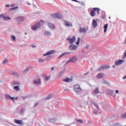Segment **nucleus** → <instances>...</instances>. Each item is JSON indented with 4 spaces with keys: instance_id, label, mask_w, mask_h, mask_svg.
I'll list each match as a JSON object with an SVG mask.
<instances>
[{
    "instance_id": "11",
    "label": "nucleus",
    "mask_w": 126,
    "mask_h": 126,
    "mask_svg": "<svg viewBox=\"0 0 126 126\" xmlns=\"http://www.w3.org/2000/svg\"><path fill=\"white\" fill-rule=\"evenodd\" d=\"M77 49V46L76 45H73L72 44H71L69 46V49L71 50V51H72L73 50H76Z\"/></svg>"
},
{
    "instance_id": "13",
    "label": "nucleus",
    "mask_w": 126,
    "mask_h": 126,
    "mask_svg": "<svg viewBox=\"0 0 126 126\" xmlns=\"http://www.w3.org/2000/svg\"><path fill=\"white\" fill-rule=\"evenodd\" d=\"M93 27L94 28L97 27V22L94 19L93 20Z\"/></svg>"
},
{
    "instance_id": "27",
    "label": "nucleus",
    "mask_w": 126,
    "mask_h": 126,
    "mask_svg": "<svg viewBox=\"0 0 126 126\" xmlns=\"http://www.w3.org/2000/svg\"><path fill=\"white\" fill-rule=\"evenodd\" d=\"M77 123H78L79 124H83V121L80 119H76Z\"/></svg>"
},
{
    "instance_id": "3",
    "label": "nucleus",
    "mask_w": 126,
    "mask_h": 126,
    "mask_svg": "<svg viewBox=\"0 0 126 126\" xmlns=\"http://www.w3.org/2000/svg\"><path fill=\"white\" fill-rule=\"evenodd\" d=\"M40 26H41V24L40 23V22H38L36 24L33 25L32 27V30H33V31H36V30H37L38 28H40Z\"/></svg>"
},
{
    "instance_id": "25",
    "label": "nucleus",
    "mask_w": 126,
    "mask_h": 126,
    "mask_svg": "<svg viewBox=\"0 0 126 126\" xmlns=\"http://www.w3.org/2000/svg\"><path fill=\"white\" fill-rule=\"evenodd\" d=\"M94 93H95V94H98V93H99V89H98V88H96L94 91Z\"/></svg>"
},
{
    "instance_id": "50",
    "label": "nucleus",
    "mask_w": 126,
    "mask_h": 126,
    "mask_svg": "<svg viewBox=\"0 0 126 126\" xmlns=\"http://www.w3.org/2000/svg\"><path fill=\"white\" fill-rule=\"evenodd\" d=\"M94 114H97V113H98V110L96 112H94Z\"/></svg>"
},
{
    "instance_id": "6",
    "label": "nucleus",
    "mask_w": 126,
    "mask_h": 126,
    "mask_svg": "<svg viewBox=\"0 0 126 126\" xmlns=\"http://www.w3.org/2000/svg\"><path fill=\"white\" fill-rule=\"evenodd\" d=\"M125 61L122 60H116L115 62V65H121Z\"/></svg>"
},
{
    "instance_id": "42",
    "label": "nucleus",
    "mask_w": 126,
    "mask_h": 126,
    "mask_svg": "<svg viewBox=\"0 0 126 126\" xmlns=\"http://www.w3.org/2000/svg\"><path fill=\"white\" fill-rule=\"evenodd\" d=\"M18 8V7H16L15 8H11V10H13V9H16V8Z\"/></svg>"
},
{
    "instance_id": "22",
    "label": "nucleus",
    "mask_w": 126,
    "mask_h": 126,
    "mask_svg": "<svg viewBox=\"0 0 126 126\" xmlns=\"http://www.w3.org/2000/svg\"><path fill=\"white\" fill-rule=\"evenodd\" d=\"M14 90L18 92L19 91V86H16L14 87Z\"/></svg>"
},
{
    "instance_id": "38",
    "label": "nucleus",
    "mask_w": 126,
    "mask_h": 126,
    "mask_svg": "<svg viewBox=\"0 0 126 126\" xmlns=\"http://www.w3.org/2000/svg\"><path fill=\"white\" fill-rule=\"evenodd\" d=\"M124 59H125V58H126V50L124 53Z\"/></svg>"
},
{
    "instance_id": "28",
    "label": "nucleus",
    "mask_w": 126,
    "mask_h": 126,
    "mask_svg": "<svg viewBox=\"0 0 126 126\" xmlns=\"http://www.w3.org/2000/svg\"><path fill=\"white\" fill-rule=\"evenodd\" d=\"M13 74L14 75V76H15V77H18L19 76V75H18V73H17L16 72L13 73Z\"/></svg>"
},
{
    "instance_id": "43",
    "label": "nucleus",
    "mask_w": 126,
    "mask_h": 126,
    "mask_svg": "<svg viewBox=\"0 0 126 126\" xmlns=\"http://www.w3.org/2000/svg\"><path fill=\"white\" fill-rule=\"evenodd\" d=\"M115 93L116 94H119V90H116Z\"/></svg>"
},
{
    "instance_id": "24",
    "label": "nucleus",
    "mask_w": 126,
    "mask_h": 126,
    "mask_svg": "<svg viewBox=\"0 0 126 126\" xmlns=\"http://www.w3.org/2000/svg\"><path fill=\"white\" fill-rule=\"evenodd\" d=\"M23 20H24V17H21L18 18V21L19 22L23 21Z\"/></svg>"
},
{
    "instance_id": "49",
    "label": "nucleus",
    "mask_w": 126,
    "mask_h": 126,
    "mask_svg": "<svg viewBox=\"0 0 126 126\" xmlns=\"http://www.w3.org/2000/svg\"><path fill=\"white\" fill-rule=\"evenodd\" d=\"M126 75L123 77V79H126Z\"/></svg>"
},
{
    "instance_id": "51",
    "label": "nucleus",
    "mask_w": 126,
    "mask_h": 126,
    "mask_svg": "<svg viewBox=\"0 0 126 126\" xmlns=\"http://www.w3.org/2000/svg\"><path fill=\"white\" fill-rule=\"evenodd\" d=\"M32 48H35V47H36V46H35V45H32Z\"/></svg>"
},
{
    "instance_id": "33",
    "label": "nucleus",
    "mask_w": 126,
    "mask_h": 126,
    "mask_svg": "<svg viewBox=\"0 0 126 126\" xmlns=\"http://www.w3.org/2000/svg\"><path fill=\"white\" fill-rule=\"evenodd\" d=\"M50 77H50V76H46L45 77V80H46V81H48V80L50 79Z\"/></svg>"
},
{
    "instance_id": "16",
    "label": "nucleus",
    "mask_w": 126,
    "mask_h": 126,
    "mask_svg": "<svg viewBox=\"0 0 126 126\" xmlns=\"http://www.w3.org/2000/svg\"><path fill=\"white\" fill-rule=\"evenodd\" d=\"M53 18H60V15L58 14H55L52 15Z\"/></svg>"
},
{
    "instance_id": "15",
    "label": "nucleus",
    "mask_w": 126,
    "mask_h": 126,
    "mask_svg": "<svg viewBox=\"0 0 126 126\" xmlns=\"http://www.w3.org/2000/svg\"><path fill=\"white\" fill-rule=\"evenodd\" d=\"M65 25L67 27H70V26H72V25H71V23L66 21H65Z\"/></svg>"
},
{
    "instance_id": "1",
    "label": "nucleus",
    "mask_w": 126,
    "mask_h": 126,
    "mask_svg": "<svg viewBox=\"0 0 126 126\" xmlns=\"http://www.w3.org/2000/svg\"><path fill=\"white\" fill-rule=\"evenodd\" d=\"M96 12H97V14L99 15L100 13V9L99 8H94L93 10H91L90 12L91 16L92 17H94V16H96Z\"/></svg>"
},
{
    "instance_id": "45",
    "label": "nucleus",
    "mask_w": 126,
    "mask_h": 126,
    "mask_svg": "<svg viewBox=\"0 0 126 126\" xmlns=\"http://www.w3.org/2000/svg\"><path fill=\"white\" fill-rule=\"evenodd\" d=\"M5 7H9V5L7 4V5H5Z\"/></svg>"
},
{
    "instance_id": "26",
    "label": "nucleus",
    "mask_w": 126,
    "mask_h": 126,
    "mask_svg": "<svg viewBox=\"0 0 126 126\" xmlns=\"http://www.w3.org/2000/svg\"><path fill=\"white\" fill-rule=\"evenodd\" d=\"M13 84L14 85H19L20 84V82L17 81H14L13 82Z\"/></svg>"
},
{
    "instance_id": "10",
    "label": "nucleus",
    "mask_w": 126,
    "mask_h": 126,
    "mask_svg": "<svg viewBox=\"0 0 126 126\" xmlns=\"http://www.w3.org/2000/svg\"><path fill=\"white\" fill-rule=\"evenodd\" d=\"M96 78H103V77H105V75L102 73H100L96 75Z\"/></svg>"
},
{
    "instance_id": "31",
    "label": "nucleus",
    "mask_w": 126,
    "mask_h": 126,
    "mask_svg": "<svg viewBox=\"0 0 126 126\" xmlns=\"http://www.w3.org/2000/svg\"><path fill=\"white\" fill-rule=\"evenodd\" d=\"M62 75H63V72H60L58 76V78H60L62 77Z\"/></svg>"
},
{
    "instance_id": "36",
    "label": "nucleus",
    "mask_w": 126,
    "mask_h": 126,
    "mask_svg": "<svg viewBox=\"0 0 126 126\" xmlns=\"http://www.w3.org/2000/svg\"><path fill=\"white\" fill-rule=\"evenodd\" d=\"M38 62L39 63H44V59H39Z\"/></svg>"
},
{
    "instance_id": "34",
    "label": "nucleus",
    "mask_w": 126,
    "mask_h": 126,
    "mask_svg": "<svg viewBox=\"0 0 126 126\" xmlns=\"http://www.w3.org/2000/svg\"><path fill=\"white\" fill-rule=\"evenodd\" d=\"M102 82L103 83H104V84H108V82H107L106 81V80H102Z\"/></svg>"
},
{
    "instance_id": "7",
    "label": "nucleus",
    "mask_w": 126,
    "mask_h": 126,
    "mask_svg": "<svg viewBox=\"0 0 126 126\" xmlns=\"http://www.w3.org/2000/svg\"><path fill=\"white\" fill-rule=\"evenodd\" d=\"M14 122L15 124H17V125H20V126H23V122H22V120L14 119Z\"/></svg>"
},
{
    "instance_id": "39",
    "label": "nucleus",
    "mask_w": 126,
    "mask_h": 126,
    "mask_svg": "<svg viewBox=\"0 0 126 126\" xmlns=\"http://www.w3.org/2000/svg\"><path fill=\"white\" fill-rule=\"evenodd\" d=\"M108 93H109V94H113V91H109Z\"/></svg>"
},
{
    "instance_id": "44",
    "label": "nucleus",
    "mask_w": 126,
    "mask_h": 126,
    "mask_svg": "<svg viewBox=\"0 0 126 126\" xmlns=\"http://www.w3.org/2000/svg\"><path fill=\"white\" fill-rule=\"evenodd\" d=\"M72 1H75L76 2H78V1L76 0H72Z\"/></svg>"
},
{
    "instance_id": "37",
    "label": "nucleus",
    "mask_w": 126,
    "mask_h": 126,
    "mask_svg": "<svg viewBox=\"0 0 126 126\" xmlns=\"http://www.w3.org/2000/svg\"><path fill=\"white\" fill-rule=\"evenodd\" d=\"M94 106H95L96 108H97V110H99V107H98V105L96 103H94Z\"/></svg>"
},
{
    "instance_id": "9",
    "label": "nucleus",
    "mask_w": 126,
    "mask_h": 126,
    "mask_svg": "<svg viewBox=\"0 0 126 126\" xmlns=\"http://www.w3.org/2000/svg\"><path fill=\"white\" fill-rule=\"evenodd\" d=\"M55 54V50H51L47 52V53L43 54L45 57L46 56H50V55H53Z\"/></svg>"
},
{
    "instance_id": "21",
    "label": "nucleus",
    "mask_w": 126,
    "mask_h": 126,
    "mask_svg": "<svg viewBox=\"0 0 126 126\" xmlns=\"http://www.w3.org/2000/svg\"><path fill=\"white\" fill-rule=\"evenodd\" d=\"M100 68L105 69V68H110V66L109 65H105L101 66Z\"/></svg>"
},
{
    "instance_id": "48",
    "label": "nucleus",
    "mask_w": 126,
    "mask_h": 126,
    "mask_svg": "<svg viewBox=\"0 0 126 126\" xmlns=\"http://www.w3.org/2000/svg\"><path fill=\"white\" fill-rule=\"evenodd\" d=\"M54 69H55V68H54L53 67H52L51 68V70H54Z\"/></svg>"
},
{
    "instance_id": "20",
    "label": "nucleus",
    "mask_w": 126,
    "mask_h": 126,
    "mask_svg": "<svg viewBox=\"0 0 126 126\" xmlns=\"http://www.w3.org/2000/svg\"><path fill=\"white\" fill-rule=\"evenodd\" d=\"M86 30L85 29V28H80V32L82 33H84L86 32Z\"/></svg>"
},
{
    "instance_id": "53",
    "label": "nucleus",
    "mask_w": 126,
    "mask_h": 126,
    "mask_svg": "<svg viewBox=\"0 0 126 126\" xmlns=\"http://www.w3.org/2000/svg\"><path fill=\"white\" fill-rule=\"evenodd\" d=\"M38 103H35V105H34V106H35V107H36V106H37V104Z\"/></svg>"
},
{
    "instance_id": "12",
    "label": "nucleus",
    "mask_w": 126,
    "mask_h": 126,
    "mask_svg": "<svg viewBox=\"0 0 126 126\" xmlns=\"http://www.w3.org/2000/svg\"><path fill=\"white\" fill-rule=\"evenodd\" d=\"M5 98H6V99H11V100H14V97H12L11 96H10L9 95V94H6L5 95Z\"/></svg>"
},
{
    "instance_id": "2",
    "label": "nucleus",
    "mask_w": 126,
    "mask_h": 126,
    "mask_svg": "<svg viewBox=\"0 0 126 126\" xmlns=\"http://www.w3.org/2000/svg\"><path fill=\"white\" fill-rule=\"evenodd\" d=\"M74 91L76 92L77 93H79L80 91H81V88H80V86L78 84H76L73 86Z\"/></svg>"
},
{
    "instance_id": "40",
    "label": "nucleus",
    "mask_w": 126,
    "mask_h": 126,
    "mask_svg": "<svg viewBox=\"0 0 126 126\" xmlns=\"http://www.w3.org/2000/svg\"><path fill=\"white\" fill-rule=\"evenodd\" d=\"M52 97V95L50 94L49 95H48L47 99H50Z\"/></svg>"
},
{
    "instance_id": "14",
    "label": "nucleus",
    "mask_w": 126,
    "mask_h": 126,
    "mask_svg": "<svg viewBox=\"0 0 126 126\" xmlns=\"http://www.w3.org/2000/svg\"><path fill=\"white\" fill-rule=\"evenodd\" d=\"M63 82H70L71 79L66 77L65 79H63Z\"/></svg>"
},
{
    "instance_id": "35",
    "label": "nucleus",
    "mask_w": 126,
    "mask_h": 126,
    "mask_svg": "<svg viewBox=\"0 0 126 126\" xmlns=\"http://www.w3.org/2000/svg\"><path fill=\"white\" fill-rule=\"evenodd\" d=\"M11 38H12V40H13L14 41H16V38H15V36L14 35H12Z\"/></svg>"
},
{
    "instance_id": "18",
    "label": "nucleus",
    "mask_w": 126,
    "mask_h": 126,
    "mask_svg": "<svg viewBox=\"0 0 126 126\" xmlns=\"http://www.w3.org/2000/svg\"><path fill=\"white\" fill-rule=\"evenodd\" d=\"M108 29V24H105L104 26V33L107 32V29Z\"/></svg>"
},
{
    "instance_id": "19",
    "label": "nucleus",
    "mask_w": 126,
    "mask_h": 126,
    "mask_svg": "<svg viewBox=\"0 0 126 126\" xmlns=\"http://www.w3.org/2000/svg\"><path fill=\"white\" fill-rule=\"evenodd\" d=\"M69 54H70V52H65L61 54L59 58H62V57H63V56H65V55H69Z\"/></svg>"
},
{
    "instance_id": "4",
    "label": "nucleus",
    "mask_w": 126,
    "mask_h": 126,
    "mask_svg": "<svg viewBox=\"0 0 126 126\" xmlns=\"http://www.w3.org/2000/svg\"><path fill=\"white\" fill-rule=\"evenodd\" d=\"M76 62H77V58L73 57L71 58L68 62H67V63H76Z\"/></svg>"
},
{
    "instance_id": "52",
    "label": "nucleus",
    "mask_w": 126,
    "mask_h": 126,
    "mask_svg": "<svg viewBox=\"0 0 126 126\" xmlns=\"http://www.w3.org/2000/svg\"><path fill=\"white\" fill-rule=\"evenodd\" d=\"M17 99H18V97H16V98H15V100H17Z\"/></svg>"
},
{
    "instance_id": "54",
    "label": "nucleus",
    "mask_w": 126,
    "mask_h": 126,
    "mask_svg": "<svg viewBox=\"0 0 126 126\" xmlns=\"http://www.w3.org/2000/svg\"><path fill=\"white\" fill-rule=\"evenodd\" d=\"M67 90H67V89H65V90H64L65 91H67Z\"/></svg>"
},
{
    "instance_id": "17",
    "label": "nucleus",
    "mask_w": 126,
    "mask_h": 126,
    "mask_svg": "<svg viewBox=\"0 0 126 126\" xmlns=\"http://www.w3.org/2000/svg\"><path fill=\"white\" fill-rule=\"evenodd\" d=\"M0 17H2L4 20H6V19L10 20V18L9 17H4L2 15H0Z\"/></svg>"
},
{
    "instance_id": "55",
    "label": "nucleus",
    "mask_w": 126,
    "mask_h": 126,
    "mask_svg": "<svg viewBox=\"0 0 126 126\" xmlns=\"http://www.w3.org/2000/svg\"><path fill=\"white\" fill-rule=\"evenodd\" d=\"M86 74H88V73L85 74V75H86Z\"/></svg>"
},
{
    "instance_id": "5",
    "label": "nucleus",
    "mask_w": 126,
    "mask_h": 126,
    "mask_svg": "<svg viewBox=\"0 0 126 126\" xmlns=\"http://www.w3.org/2000/svg\"><path fill=\"white\" fill-rule=\"evenodd\" d=\"M67 40L68 41H69L70 44H72V43H74V42H75V41L76 40V38H75V36H74L72 37V38H70V37H68L67 38Z\"/></svg>"
},
{
    "instance_id": "29",
    "label": "nucleus",
    "mask_w": 126,
    "mask_h": 126,
    "mask_svg": "<svg viewBox=\"0 0 126 126\" xmlns=\"http://www.w3.org/2000/svg\"><path fill=\"white\" fill-rule=\"evenodd\" d=\"M121 117L122 119H126V112L122 115Z\"/></svg>"
},
{
    "instance_id": "41",
    "label": "nucleus",
    "mask_w": 126,
    "mask_h": 126,
    "mask_svg": "<svg viewBox=\"0 0 126 126\" xmlns=\"http://www.w3.org/2000/svg\"><path fill=\"white\" fill-rule=\"evenodd\" d=\"M45 33L47 35H50L51 34H50V32H46Z\"/></svg>"
},
{
    "instance_id": "46",
    "label": "nucleus",
    "mask_w": 126,
    "mask_h": 126,
    "mask_svg": "<svg viewBox=\"0 0 126 126\" xmlns=\"http://www.w3.org/2000/svg\"><path fill=\"white\" fill-rule=\"evenodd\" d=\"M11 6L12 7H13V6H14V4H11Z\"/></svg>"
},
{
    "instance_id": "32",
    "label": "nucleus",
    "mask_w": 126,
    "mask_h": 126,
    "mask_svg": "<svg viewBox=\"0 0 126 126\" xmlns=\"http://www.w3.org/2000/svg\"><path fill=\"white\" fill-rule=\"evenodd\" d=\"M80 41V38L78 37L77 39V42H76V45H79Z\"/></svg>"
},
{
    "instance_id": "23",
    "label": "nucleus",
    "mask_w": 126,
    "mask_h": 126,
    "mask_svg": "<svg viewBox=\"0 0 126 126\" xmlns=\"http://www.w3.org/2000/svg\"><path fill=\"white\" fill-rule=\"evenodd\" d=\"M49 26L52 28V29H55V25L52 23L49 24Z\"/></svg>"
},
{
    "instance_id": "47",
    "label": "nucleus",
    "mask_w": 126,
    "mask_h": 126,
    "mask_svg": "<svg viewBox=\"0 0 126 126\" xmlns=\"http://www.w3.org/2000/svg\"><path fill=\"white\" fill-rule=\"evenodd\" d=\"M28 69H29V68H28L26 70H25L24 71V72H25L27 71V70H28Z\"/></svg>"
},
{
    "instance_id": "30",
    "label": "nucleus",
    "mask_w": 126,
    "mask_h": 126,
    "mask_svg": "<svg viewBox=\"0 0 126 126\" xmlns=\"http://www.w3.org/2000/svg\"><path fill=\"white\" fill-rule=\"evenodd\" d=\"M8 62V60H7V59H4L3 62V64L7 63Z\"/></svg>"
},
{
    "instance_id": "8",
    "label": "nucleus",
    "mask_w": 126,
    "mask_h": 126,
    "mask_svg": "<svg viewBox=\"0 0 126 126\" xmlns=\"http://www.w3.org/2000/svg\"><path fill=\"white\" fill-rule=\"evenodd\" d=\"M33 83L37 85L41 84V79L40 78H36L33 81Z\"/></svg>"
}]
</instances>
